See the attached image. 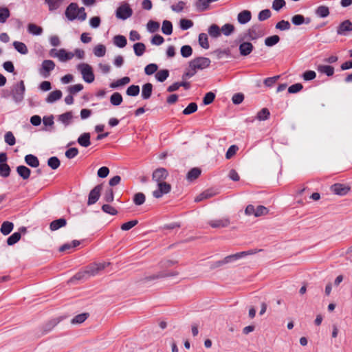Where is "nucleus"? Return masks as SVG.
<instances>
[{"label": "nucleus", "mask_w": 352, "mask_h": 352, "mask_svg": "<svg viewBox=\"0 0 352 352\" xmlns=\"http://www.w3.org/2000/svg\"><path fill=\"white\" fill-rule=\"evenodd\" d=\"M162 31L166 35H170L173 32V25L171 22L164 20L162 23Z\"/></svg>", "instance_id": "ea45409f"}, {"label": "nucleus", "mask_w": 352, "mask_h": 352, "mask_svg": "<svg viewBox=\"0 0 352 352\" xmlns=\"http://www.w3.org/2000/svg\"><path fill=\"white\" fill-rule=\"evenodd\" d=\"M177 275H178V272H175V271L171 272L169 273H165L164 272H161L157 274L146 277L145 280L146 281H149V280H153L162 278H165V277H168V276H175Z\"/></svg>", "instance_id": "412c9836"}, {"label": "nucleus", "mask_w": 352, "mask_h": 352, "mask_svg": "<svg viewBox=\"0 0 352 352\" xmlns=\"http://www.w3.org/2000/svg\"><path fill=\"white\" fill-rule=\"evenodd\" d=\"M133 14V10L126 3L121 4L116 10V16L118 19L126 20Z\"/></svg>", "instance_id": "1a4fd4ad"}, {"label": "nucleus", "mask_w": 352, "mask_h": 352, "mask_svg": "<svg viewBox=\"0 0 352 352\" xmlns=\"http://www.w3.org/2000/svg\"><path fill=\"white\" fill-rule=\"evenodd\" d=\"M25 162L28 166L32 168H36L39 166L38 159L32 154L26 155L25 157Z\"/></svg>", "instance_id": "393cba45"}, {"label": "nucleus", "mask_w": 352, "mask_h": 352, "mask_svg": "<svg viewBox=\"0 0 352 352\" xmlns=\"http://www.w3.org/2000/svg\"><path fill=\"white\" fill-rule=\"evenodd\" d=\"M208 34L211 37L217 38L221 35V29L217 25L212 24L208 28Z\"/></svg>", "instance_id": "58836bf2"}, {"label": "nucleus", "mask_w": 352, "mask_h": 352, "mask_svg": "<svg viewBox=\"0 0 352 352\" xmlns=\"http://www.w3.org/2000/svg\"><path fill=\"white\" fill-rule=\"evenodd\" d=\"M169 76V72L168 69H161L155 74V78L159 82H164Z\"/></svg>", "instance_id": "37998d69"}, {"label": "nucleus", "mask_w": 352, "mask_h": 352, "mask_svg": "<svg viewBox=\"0 0 352 352\" xmlns=\"http://www.w3.org/2000/svg\"><path fill=\"white\" fill-rule=\"evenodd\" d=\"M252 19V14L249 10H243L237 15V21L240 24H246Z\"/></svg>", "instance_id": "6ab92c4d"}, {"label": "nucleus", "mask_w": 352, "mask_h": 352, "mask_svg": "<svg viewBox=\"0 0 352 352\" xmlns=\"http://www.w3.org/2000/svg\"><path fill=\"white\" fill-rule=\"evenodd\" d=\"M268 212L269 210L263 206H258L255 208L253 205L250 204L245 210V214L254 215L256 217L266 215Z\"/></svg>", "instance_id": "6e6552de"}, {"label": "nucleus", "mask_w": 352, "mask_h": 352, "mask_svg": "<svg viewBox=\"0 0 352 352\" xmlns=\"http://www.w3.org/2000/svg\"><path fill=\"white\" fill-rule=\"evenodd\" d=\"M65 14L68 20L74 21L76 19L83 21L87 18L84 8H78L77 3H71L65 10Z\"/></svg>", "instance_id": "f03ea898"}, {"label": "nucleus", "mask_w": 352, "mask_h": 352, "mask_svg": "<svg viewBox=\"0 0 352 352\" xmlns=\"http://www.w3.org/2000/svg\"><path fill=\"white\" fill-rule=\"evenodd\" d=\"M10 12L8 8L1 7L0 8V23H4L7 19L10 17Z\"/></svg>", "instance_id": "c03bdc74"}, {"label": "nucleus", "mask_w": 352, "mask_h": 352, "mask_svg": "<svg viewBox=\"0 0 352 352\" xmlns=\"http://www.w3.org/2000/svg\"><path fill=\"white\" fill-rule=\"evenodd\" d=\"M94 54L97 57H102L106 54V47L104 45L98 44L94 48Z\"/></svg>", "instance_id": "a18cd8bd"}, {"label": "nucleus", "mask_w": 352, "mask_h": 352, "mask_svg": "<svg viewBox=\"0 0 352 352\" xmlns=\"http://www.w3.org/2000/svg\"><path fill=\"white\" fill-rule=\"evenodd\" d=\"M122 96L118 92L113 93L110 97V102L114 106L120 105L122 102Z\"/></svg>", "instance_id": "e433bc0d"}, {"label": "nucleus", "mask_w": 352, "mask_h": 352, "mask_svg": "<svg viewBox=\"0 0 352 352\" xmlns=\"http://www.w3.org/2000/svg\"><path fill=\"white\" fill-rule=\"evenodd\" d=\"M271 11L269 9H265L261 10L258 15V19L260 21L267 20L271 16Z\"/></svg>", "instance_id": "0e129e2a"}, {"label": "nucleus", "mask_w": 352, "mask_h": 352, "mask_svg": "<svg viewBox=\"0 0 352 352\" xmlns=\"http://www.w3.org/2000/svg\"><path fill=\"white\" fill-rule=\"evenodd\" d=\"M4 140L5 142L9 146H13L16 143L15 137L11 131H8L4 135Z\"/></svg>", "instance_id": "864d4df0"}, {"label": "nucleus", "mask_w": 352, "mask_h": 352, "mask_svg": "<svg viewBox=\"0 0 352 352\" xmlns=\"http://www.w3.org/2000/svg\"><path fill=\"white\" fill-rule=\"evenodd\" d=\"M158 66L155 63H150L144 68V72L146 75H152L157 71Z\"/></svg>", "instance_id": "680f3d73"}, {"label": "nucleus", "mask_w": 352, "mask_h": 352, "mask_svg": "<svg viewBox=\"0 0 352 352\" xmlns=\"http://www.w3.org/2000/svg\"><path fill=\"white\" fill-rule=\"evenodd\" d=\"M199 44L204 49L209 48V43L208 41V36L205 33H201L199 35Z\"/></svg>", "instance_id": "3c124183"}, {"label": "nucleus", "mask_w": 352, "mask_h": 352, "mask_svg": "<svg viewBox=\"0 0 352 352\" xmlns=\"http://www.w3.org/2000/svg\"><path fill=\"white\" fill-rule=\"evenodd\" d=\"M279 41L280 37L278 35H273L265 38V45L267 47H272L277 44Z\"/></svg>", "instance_id": "49530a36"}, {"label": "nucleus", "mask_w": 352, "mask_h": 352, "mask_svg": "<svg viewBox=\"0 0 352 352\" xmlns=\"http://www.w3.org/2000/svg\"><path fill=\"white\" fill-rule=\"evenodd\" d=\"M192 54V49L190 45H184L181 48V54L184 58L190 57Z\"/></svg>", "instance_id": "338daca9"}, {"label": "nucleus", "mask_w": 352, "mask_h": 352, "mask_svg": "<svg viewBox=\"0 0 352 352\" xmlns=\"http://www.w3.org/2000/svg\"><path fill=\"white\" fill-rule=\"evenodd\" d=\"M55 68V63L51 60H45L42 62L41 67L38 70L39 74L47 78L50 76V72Z\"/></svg>", "instance_id": "9d476101"}, {"label": "nucleus", "mask_w": 352, "mask_h": 352, "mask_svg": "<svg viewBox=\"0 0 352 352\" xmlns=\"http://www.w3.org/2000/svg\"><path fill=\"white\" fill-rule=\"evenodd\" d=\"M62 97V92L60 90H55L50 93L47 98L45 99V101L47 103H53L59 99H60Z\"/></svg>", "instance_id": "bb28decb"}, {"label": "nucleus", "mask_w": 352, "mask_h": 352, "mask_svg": "<svg viewBox=\"0 0 352 352\" xmlns=\"http://www.w3.org/2000/svg\"><path fill=\"white\" fill-rule=\"evenodd\" d=\"M74 56L73 52H67L65 49H60L58 54V58L60 62H66L72 59Z\"/></svg>", "instance_id": "4be33fe9"}, {"label": "nucleus", "mask_w": 352, "mask_h": 352, "mask_svg": "<svg viewBox=\"0 0 352 352\" xmlns=\"http://www.w3.org/2000/svg\"><path fill=\"white\" fill-rule=\"evenodd\" d=\"M210 60L206 57L194 58L189 63V67L192 69H204L210 66Z\"/></svg>", "instance_id": "0eeeda50"}, {"label": "nucleus", "mask_w": 352, "mask_h": 352, "mask_svg": "<svg viewBox=\"0 0 352 352\" xmlns=\"http://www.w3.org/2000/svg\"><path fill=\"white\" fill-rule=\"evenodd\" d=\"M113 43L118 47L122 48L126 45L127 41L122 35H116L113 37Z\"/></svg>", "instance_id": "72a5a7b5"}, {"label": "nucleus", "mask_w": 352, "mask_h": 352, "mask_svg": "<svg viewBox=\"0 0 352 352\" xmlns=\"http://www.w3.org/2000/svg\"><path fill=\"white\" fill-rule=\"evenodd\" d=\"M146 27H147L148 31L153 33L158 30V29L160 28V24H159V23L156 22V21L151 20L148 22Z\"/></svg>", "instance_id": "69168bd1"}, {"label": "nucleus", "mask_w": 352, "mask_h": 352, "mask_svg": "<svg viewBox=\"0 0 352 352\" xmlns=\"http://www.w3.org/2000/svg\"><path fill=\"white\" fill-rule=\"evenodd\" d=\"M88 316H89V314L87 313L78 314V315L76 316L72 320V324H81L84 321H85V320L87 318Z\"/></svg>", "instance_id": "13d9d810"}, {"label": "nucleus", "mask_w": 352, "mask_h": 352, "mask_svg": "<svg viewBox=\"0 0 352 352\" xmlns=\"http://www.w3.org/2000/svg\"><path fill=\"white\" fill-rule=\"evenodd\" d=\"M254 49L253 45L250 42H242L239 47L240 54L243 56H248Z\"/></svg>", "instance_id": "f3484780"}, {"label": "nucleus", "mask_w": 352, "mask_h": 352, "mask_svg": "<svg viewBox=\"0 0 352 352\" xmlns=\"http://www.w3.org/2000/svg\"><path fill=\"white\" fill-rule=\"evenodd\" d=\"M256 252V251L250 250V251H244L238 252L234 254H231L226 256L222 261H217L215 263V267H219L224 264H227L231 262H234L238 259H240L245 256L253 254Z\"/></svg>", "instance_id": "39448f33"}, {"label": "nucleus", "mask_w": 352, "mask_h": 352, "mask_svg": "<svg viewBox=\"0 0 352 352\" xmlns=\"http://www.w3.org/2000/svg\"><path fill=\"white\" fill-rule=\"evenodd\" d=\"M168 175L167 170L164 168H157L152 175V179L157 183L164 182Z\"/></svg>", "instance_id": "ddd939ff"}, {"label": "nucleus", "mask_w": 352, "mask_h": 352, "mask_svg": "<svg viewBox=\"0 0 352 352\" xmlns=\"http://www.w3.org/2000/svg\"><path fill=\"white\" fill-rule=\"evenodd\" d=\"M60 164V160L57 157H51L47 160V165L53 170L57 169Z\"/></svg>", "instance_id": "603ef678"}, {"label": "nucleus", "mask_w": 352, "mask_h": 352, "mask_svg": "<svg viewBox=\"0 0 352 352\" xmlns=\"http://www.w3.org/2000/svg\"><path fill=\"white\" fill-rule=\"evenodd\" d=\"M331 191L338 195L343 196L346 195L349 190L350 187L342 184H335L331 186Z\"/></svg>", "instance_id": "dca6fc26"}, {"label": "nucleus", "mask_w": 352, "mask_h": 352, "mask_svg": "<svg viewBox=\"0 0 352 352\" xmlns=\"http://www.w3.org/2000/svg\"><path fill=\"white\" fill-rule=\"evenodd\" d=\"M270 115V111L267 108H263L258 112L256 118L261 121L266 120L268 119Z\"/></svg>", "instance_id": "6e6d98bb"}, {"label": "nucleus", "mask_w": 352, "mask_h": 352, "mask_svg": "<svg viewBox=\"0 0 352 352\" xmlns=\"http://www.w3.org/2000/svg\"><path fill=\"white\" fill-rule=\"evenodd\" d=\"M78 143L83 147H88L91 144L89 133L80 135L78 138Z\"/></svg>", "instance_id": "cd10ccee"}, {"label": "nucleus", "mask_w": 352, "mask_h": 352, "mask_svg": "<svg viewBox=\"0 0 352 352\" xmlns=\"http://www.w3.org/2000/svg\"><path fill=\"white\" fill-rule=\"evenodd\" d=\"M145 199V195L142 192H138L134 195L133 202L135 205L140 206L144 203Z\"/></svg>", "instance_id": "bf43d9fd"}, {"label": "nucleus", "mask_w": 352, "mask_h": 352, "mask_svg": "<svg viewBox=\"0 0 352 352\" xmlns=\"http://www.w3.org/2000/svg\"><path fill=\"white\" fill-rule=\"evenodd\" d=\"M153 91V85L150 82L144 84L142 87V98L148 100L151 98Z\"/></svg>", "instance_id": "5701e85b"}, {"label": "nucleus", "mask_w": 352, "mask_h": 352, "mask_svg": "<svg viewBox=\"0 0 352 352\" xmlns=\"http://www.w3.org/2000/svg\"><path fill=\"white\" fill-rule=\"evenodd\" d=\"M25 91V87L23 80H21L13 85L11 90V94L15 102L19 103L23 101Z\"/></svg>", "instance_id": "20e7f679"}, {"label": "nucleus", "mask_w": 352, "mask_h": 352, "mask_svg": "<svg viewBox=\"0 0 352 352\" xmlns=\"http://www.w3.org/2000/svg\"><path fill=\"white\" fill-rule=\"evenodd\" d=\"M73 118V113L72 111H67L58 116V120L65 126H67L72 122Z\"/></svg>", "instance_id": "a211bd4d"}, {"label": "nucleus", "mask_w": 352, "mask_h": 352, "mask_svg": "<svg viewBox=\"0 0 352 352\" xmlns=\"http://www.w3.org/2000/svg\"><path fill=\"white\" fill-rule=\"evenodd\" d=\"M265 35L264 29L260 24H254L245 34V38L250 40H256Z\"/></svg>", "instance_id": "423d86ee"}, {"label": "nucleus", "mask_w": 352, "mask_h": 352, "mask_svg": "<svg viewBox=\"0 0 352 352\" xmlns=\"http://www.w3.org/2000/svg\"><path fill=\"white\" fill-rule=\"evenodd\" d=\"M109 263H94L87 265L84 270L76 273L69 280V283H74L76 280H87L91 276H95L103 270Z\"/></svg>", "instance_id": "f257e3e1"}, {"label": "nucleus", "mask_w": 352, "mask_h": 352, "mask_svg": "<svg viewBox=\"0 0 352 352\" xmlns=\"http://www.w3.org/2000/svg\"><path fill=\"white\" fill-rule=\"evenodd\" d=\"M28 30L29 33L33 35H40L43 32V29L41 27L37 26L36 25L33 23H30L28 25Z\"/></svg>", "instance_id": "8fccbe9b"}, {"label": "nucleus", "mask_w": 352, "mask_h": 352, "mask_svg": "<svg viewBox=\"0 0 352 352\" xmlns=\"http://www.w3.org/2000/svg\"><path fill=\"white\" fill-rule=\"evenodd\" d=\"M14 49L21 54H27L28 50L25 43L20 41L13 42Z\"/></svg>", "instance_id": "f704fd0d"}, {"label": "nucleus", "mask_w": 352, "mask_h": 352, "mask_svg": "<svg viewBox=\"0 0 352 352\" xmlns=\"http://www.w3.org/2000/svg\"><path fill=\"white\" fill-rule=\"evenodd\" d=\"M208 223L213 228H223L228 227L230 224V221L229 217H226L219 219H212Z\"/></svg>", "instance_id": "f8f14e48"}, {"label": "nucleus", "mask_w": 352, "mask_h": 352, "mask_svg": "<svg viewBox=\"0 0 352 352\" xmlns=\"http://www.w3.org/2000/svg\"><path fill=\"white\" fill-rule=\"evenodd\" d=\"M316 69L319 73L324 74L327 76H331L334 74V68L330 65H319L317 66Z\"/></svg>", "instance_id": "b1692460"}, {"label": "nucleus", "mask_w": 352, "mask_h": 352, "mask_svg": "<svg viewBox=\"0 0 352 352\" xmlns=\"http://www.w3.org/2000/svg\"><path fill=\"white\" fill-rule=\"evenodd\" d=\"M66 224H67V221H66L65 219L60 218V219H58L52 221L50 223V228L52 231H55V230H58L60 228L65 226Z\"/></svg>", "instance_id": "a878e982"}, {"label": "nucleus", "mask_w": 352, "mask_h": 352, "mask_svg": "<svg viewBox=\"0 0 352 352\" xmlns=\"http://www.w3.org/2000/svg\"><path fill=\"white\" fill-rule=\"evenodd\" d=\"M63 1L64 0H45L50 11L58 9L61 6Z\"/></svg>", "instance_id": "4c0bfd02"}, {"label": "nucleus", "mask_w": 352, "mask_h": 352, "mask_svg": "<svg viewBox=\"0 0 352 352\" xmlns=\"http://www.w3.org/2000/svg\"><path fill=\"white\" fill-rule=\"evenodd\" d=\"M14 224L10 221H4L1 224L0 231L3 235L9 234L13 230Z\"/></svg>", "instance_id": "c756f323"}, {"label": "nucleus", "mask_w": 352, "mask_h": 352, "mask_svg": "<svg viewBox=\"0 0 352 352\" xmlns=\"http://www.w3.org/2000/svg\"><path fill=\"white\" fill-rule=\"evenodd\" d=\"M21 233L19 232H14L7 239V243L8 245H13L16 243L21 239Z\"/></svg>", "instance_id": "09e8293b"}, {"label": "nucleus", "mask_w": 352, "mask_h": 352, "mask_svg": "<svg viewBox=\"0 0 352 352\" xmlns=\"http://www.w3.org/2000/svg\"><path fill=\"white\" fill-rule=\"evenodd\" d=\"M201 175V170L199 168H192L187 174V179L189 181H193L199 177Z\"/></svg>", "instance_id": "79ce46f5"}, {"label": "nucleus", "mask_w": 352, "mask_h": 352, "mask_svg": "<svg viewBox=\"0 0 352 352\" xmlns=\"http://www.w3.org/2000/svg\"><path fill=\"white\" fill-rule=\"evenodd\" d=\"M16 172L23 179H28L31 173L30 169L23 165L17 166Z\"/></svg>", "instance_id": "c85d7f7f"}, {"label": "nucleus", "mask_w": 352, "mask_h": 352, "mask_svg": "<svg viewBox=\"0 0 352 352\" xmlns=\"http://www.w3.org/2000/svg\"><path fill=\"white\" fill-rule=\"evenodd\" d=\"M126 93L129 96H136L140 93V87L138 85H130L127 88Z\"/></svg>", "instance_id": "5fc2aeb1"}, {"label": "nucleus", "mask_w": 352, "mask_h": 352, "mask_svg": "<svg viewBox=\"0 0 352 352\" xmlns=\"http://www.w3.org/2000/svg\"><path fill=\"white\" fill-rule=\"evenodd\" d=\"M130 78L128 76L123 77L120 79L117 80L115 82H113L110 84V87L115 89L118 87L124 86L130 82Z\"/></svg>", "instance_id": "473e14b6"}, {"label": "nucleus", "mask_w": 352, "mask_h": 352, "mask_svg": "<svg viewBox=\"0 0 352 352\" xmlns=\"http://www.w3.org/2000/svg\"><path fill=\"white\" fill-rule=\"evenodd\" d=\"M133 50L136 56H141L145 52L146 46L143 43H136L133 45Z\"/></svg>", "instance_id": "c9c22d12"}, {"label": "nucleus", "mask_w": 352, "mask_h": 352, "mask_svg": "<svg viewBox=\"0 0 352 352\" xmlns=\"http://www.w3.org/2000/svg\"><path fill=\"white\" fill-rule=\"evenodd\" d=\"M234 31V26L232 24L230 23H226L223 25L221 28V32L225 35V36H230L231 35Z\"/></svg>", "instance_id": "de8ad7c7"}, {"label": "nucleus", "mask_w": 352, "mask_h": 352, "mask_svg": "<svg viewBox=\"0 0 352 352\" xmlns=\"http://www.w3.org/2000/svg\"><path fill=\"white\" fill-rule=\"evenodd\" d=\"M179 26L182 30H186L193 26V22L190 19H182L179 21Z\"/></svg>", "instance_id": "4d7b16f0"}, {"label": "nucleus", "mask_w": 352, "mask_h": 352, "mask_svg": "<svg viewBox=\"0 0 352 352\" xmlns=\"http://www.w3.org/2000/svg\"><path fill=\"white\" fill-rule=\"evenodd\" d=\"M352 31V22L349 20L342 21L338 27L336 32L338 35L346 36Z\"/></svg>", "instance_id": "4468645a"}, {"label": "nucleus", "mask_w": 352, "mask_h": 352, "mask_svg": "<svg viewBox=\"0 0 352 352\" xmlns=\"http://www.w3.org/2000/svg\"><path fill=\"white\" fill-rule=\"evenodd\" d=\"M292 23L295 25H300L303 23L309 24L311 23V19L309 17L305 18L301 14H296L292 17Z\"/></svg>", "instance_id": "aec40b11"}, {"label": "nucleus", "mask_w": 352, "mask_h": 352, "mask_svg": "<svg viewBox=\"0 0 352 352\" xmlns=\"http://www.w3.org/2000/svg\"><path fill=\"white\" fill-rule=\"evenodd\" d=\"M77 69L80 71L82 79L87 83H91L94 81L95 76L92 67L87 63H82L77 65Z\"/></svg>", "instance_id": "7ed1b4c3"}, {"label": "nucleus", "mask_w": 352, "mask_h": 352, "mask_svg": "<svg viewBox=\"0 0 352 352\" xmlns=\"http://www.w3.org/2000/svg\"><path fill=\"white\" fill-rule=\"evenodd\" d=\"M315 13L318 17L325 18L329 15V9L327 6H320L316 8Z\"/></svg>", "instance_id": "2f4dec72"}, {"label": "nucleus", "mask_w": 352, "mask_h": 352, "mask_svg": "<svg viewBox=\"0 0 352 352\" xmlns=\"http://www.w3.org/2000/svg\"><path fill=\"white\" fill-rule=\"evenodd\" d=\"M215 98V95L212 92H208L203 98V103L205 105L210 104L212 103Z\"/></svg>", "instance_id": "774afa93"}, {"label": "nucleus", "mask_w": 352, "mask_h": 352, "mask_svg": "<svg viewBox=\"0 0 352 352\" xmlns=\"http://www.w3.org/2000/svg\"><path fill=\"white\" fill-rule=\"evenodd\" d=\"M197 110V104L195 102L190 103L183 111L184 115H190Z\"/></svg>", "instance_id": "052dcab7"}, {"label": "nucleus", "mask_w": 352, "mask_h": 352, "mask_svg": "<svg viewBox=\"0 0 352 352\" xmlns=\"http://www.w3.org/2000/svg\"><path fill=\"white\" fill-rule=\"evenodd\" d=\"M10 173V168L8 164H0V175L3 177H8Z\"/></svg>", "instance_id": "e2e57ef3"}, {"label": "nucleus", "mask_w": 352, "mask_h": 352, "mask_svg": "<svg viewBox=\"0 0 352 352\" xmlns=\"http://www.w3.org/2000/svg\"><path fill=\"white\" fill-rule=\"evenodd\" d=\"M102 190V186L101 185H97L95 186L89 192V198H88V205H92L95 204L99 199L100 192Z\"/></svg>", "instance_id": "2eb2a0df"}, {"label": "nucleus", "mask_w": 352, "mask_h": 352, "mask_svg": "<svg viewBox=\"0 0 352 352\" xmlns=\"http://www.w3.org/2000/svg\"><path fill=\"white\" fill-rule=\"evenodd\" d=\"M215 192H212L210 190H206L203 192L202 193L199 194L195 198V202H199L204 199H209L210 197H212L214 195H215Z\"/></svg>", "instance_id": "7c9ffc66"}, {"label": "nucleus", "mask_w": 352, "mask_h": 352, "mask_svg": "<svg viewBox=\"0 0 352 352\" xmlns=\"http://www.w3.org/2000/svg\"><path fill=\"white\" fill-rule=\"evenodd\" d=\"M209 0H197L195 6L199 11H205L209 8Z\"/></svg>", "instance_id": "a19ab883"}, {"label": "nucleus", "mask_w": 352, "mask_h": 352, "mask_svg": "<svg viewBox=\"0 0 352 352\" xmlns=\"http://www.w3.org/2000/svg\"><path fill=\"white\" fill-rule=\"evenodd\" d=\"M171 190L169 184L164 182L157 183V188L153 192V195L155 198H160L164 195L168 193Z\"/></svg>", "instance_id": "9b49d317"}]
</instances>
